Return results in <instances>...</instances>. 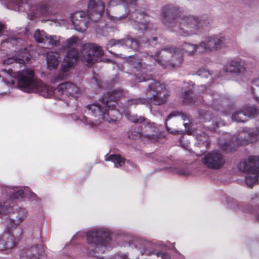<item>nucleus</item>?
Here are the masks:
<instances>
[{"instance_id": "nucleus-5", "label": "nucleus", "mask_w": 259, "mask_h": 259, "mask_svg": "<svg viewBox=\"0 0 259 259\" xmlns=\"http://www.w3.org/2000/svg\"><path fill=\"white\" fill-rule=\"evenodd\" d=\"M2 193L4 196H9L10 200L0 202V216L9 214L10 224L7 226L13 228L18 227L17 225L26 218L27 211L25 208L14 205L11 200L23 197L25 195L23 188L4 185L2 189Z\"/></svg>"}, {"instance_id": "nucleus-39", "label": "nucleus", "mask_w": 259, "mask_h": 259, "mask_svg": "<svg viewBox=\"0 0 259 259\" xmlns=\"http://www.w3.org/2000/svg\"><path fill=\"white\" fill-rule=\"evenodd\" d=\"M178 113L177 116H180L182 118V119L184 121V125L185 126V127H187L188 126L189 123V119L188 118V116L181 112L176 111Z\"/></svg>"}, {"instance_id": "nucleus-28", "label": "nucleus", "mask_w": 259, "mask_h": 259, "mask_svg": "<svg viewBox=\"0 0 259 259\" xmlns=\"http://www.w3.org/2000/svg\"><path fill=\"white\" fill-rule=\"evenodd\" d=\"M232 119L237 122H245L247 120V116L243 109L236 110L232 113Z\"/></svg>"}, {"instance_id": "nucleus-52", "label": "nucleus", "mask_w": 259, "mask_h": 259, "mask_svg": "<svg viewBox=\"0 0 259 259\" xmlns=\"http://www.w3.org/2000/svg\"><path fill=\"white\" fill-rule=\"evenodd\" d=\"M3 80H4V81L7 83V84H9V83L10 81H8H8H6H6H5V80H4V79H3Z\"/></svg>"}, {"instance_id": "nucleus-53", "label": "nucleus", "mask_w": 259, "mask_h": 259, "mask_svg": "<svg viewBox=\"0 0 259 259\" xmlns=\"http://www.w3.org/2000/svg\"><path fill=\"white\" fill-rule=\"evenodd\" d=\"M32 195L33 197H36V195L34 193H32Z\"/></svg>"}, {"instance_id": "nucleus-19", "label": "nucleus", "mask_w": 259, "mask_h": 259, "mask_svg": "<svg viewBox=\"0 0 259 259\" xmlns=\"http://www.w3.org/2000/svg\"><path fill=\"white\" fill-rule=\"evenodd\" d=\"M20 257L22 259H45L46 255L43 246L41 245H36L22 250Z\"/></svg>"}, {"instance_id": "nucleus-41", "label": "nucleus", "mask_w": 259, "mask_h": 259, "mask_svg": "<svg viewBox=\"0 0 259 259\" xmlns=\"http://www.w3.org/2000/svg\"><path fill=\"white\" fill-rule=\"evenodd\" d=\"M21 41V39L19 38L18 39L15 37H11L8 38L7 42H10L11 44H12V45L14 46L16 45L17 42L20 43Z\"/></svg>"}, {"instance_id": "nucleus-40", "label": "nucleus", "mask_w": 259, "mask_h": 259, "mask_svg": "<svg viewBox=\"0 0 259 259\" xmlns=\"http://www.w3.org/2000/svg\"><path fill=\"white\" fill-rule=\"evenodd\" d=\"M165 168H169L172 169L171 171L177 173L179 175H186L187 174L185 172L183 169L178 168L176 166H166Z\"/></svg>"}, {"instance_id": "nucleus-51", "label": "nucleus", "mask_w": 259, "mask_h": 259, "mask_svg": "<svg viewBox=\"0 0 259 259\" xmlns=\"http://www.w3.org/2000/svg\"><path fill=\"white\" fill-rule=\"evenodd\" d=\"M99 26H100V29H101V28H103L104 27L105 25H103V22H100L99 23Z\"/></svg>"}, {"instance_id": "nucleus-10", "label": "nucleus", "mask_w": 259, "mask_h": 259, "mask_svg": "<svg viewBox=\"0 0 259 259\" xmlns=\"http://www.w3.org/2000/svg\"><path fill=\"white\" fill-rule=\"evenodd\" d=\"M47 89L52 92L51 95L45 97L50 98L54 96L60 99L66 97L76 99L82 94V90L77 85L71 82L67 81L59 84L55 89L48 85Z\"/></svg>"}, {"instance_id": "nucleus-6", "label": "nucleus", "mask_w": 259, "mask_h": 259, "mask_svg": "<svg viewBox=\"0 0 259 259\" xmlns=\"http://www.w3.org/2000/svg\"><path fill=\"white\" fill-rule=\"evenodd\" d=\"M85 113L94 119L84 116L81 119L82 121L87 125L93 126L98 124L101 120L106 121L109 123H115L122 113L131 122L141 123L146 120V119L137 114H131L125 108H120L119 110L111 109L106 114L101 110V107L98 105L90 104L87 106Z\"/></svg>"}, {"instance_id": "nucleus-36", "label": "nucleus", "mask_w": 259, "mask_h": 259, "mask_svg": "<svg viewBox=\"0 0 259 259\" xmlns=\"http://www.w3.org/2000/svg\"><path fill=\"white\" fill-rule=\"evenodd\" d=\"M128 137L130 139H141L142 140L146 139L145 137L144 136V134H143V132L142 133L137 132L135 130L131 131L128 135Z\"/></svg>"}, {"instance_id": "nucleus-35", "label": "nucleus", "mask_w": 259, "mask_h": 259, "mask_svg": "<svg viewBox=\"0 0 259 259\" xmlns=\"http://www.w3.org/2000/svg\"><path fill=\"white\" fill-rule=\"evenodd\" d=\"M199 118L203 122L210 121L212 119L211 113L206 111L201 110L199 111Z\"/></svg>"}, {"instance_id": "nucleus-38", "label": "nucleus", "mask_w": 259, "mask_h": 259, "mask_svg": "<svg viewBox=\"0 0 259 259\" xmlns=\"http://www.w3.org/2000/svg\"><path fill=\"white\" fill-rule=\"evenodd\" d=\"M252 83L255 86L259 87V78H256L253 80ZM251 91L254 100L259 104V97H258L254 93V89L253 88H251Z\"/></svg>"}, {"instance_id": "nucleus-24", "label": "nucleus", "mask_w": 259, "mask_h": 259, "mask_svg": "<svg viewBox=\"0 0 259 259\" xmlns=\"http://www.w3.org/2000/svg\"><path fill=\"white\" fill-rule=\"evenodd\" d=\"M193 135L197 140L196 144L198 146H204L206 148L208 147L210 141L207 134L197 129L193 132Z\"/></svg>"}, {"instance_id": "nucleus-29", "label": "nucleus", "mask_w": 259, "mask_h": 259, "mask_svg": "<svg viewBox=\"0 0 259 259\" xmlns=\"http://www.w3.org/2000/svg\"><path fill=\"white\" fill-rule=\"evenodd\" d=\"M56 0H46L45 2L37 8V12L34 13L35 15H49L48 10L49 9L50 4H53Z\"/></svg>"}, {"instance_id": "nucleus-30", "label": "nucleus", "mask_w": 259, "mask_h": 259, "mask_svg": "<svg viewBox=\"0 0 259 259\" xmlns=\"http://www.w3.org/2000/svg\"><path fill=\"white\" fill-rule=\"evenodd\" d=\"M48 34L44 30L36 29L33 34V37L35 40L40 44L45 45L47 38Z\"/></svg>"}, {"instance_id": "nucleus-9", "label": "nucleus", "mask_w": 259, "mask_h": 259, "mask_svg": "<svg viewBox=\"0 0 259 259\" xmlns=\"http://www.w3.org/2000/svg\"><path fill=\"white\" fill-rule=\"evenodd\" d=\"M238 168L241 171L247 172L245 181L249 187L259 183V156H251L240 161Z\"/></svg>"}, {"instance_id": "nucleus-49", "label": "nucleus", "mask_w": 259, "mask_h": 259, "mask_svg": "<svg viewBox=\"0 0 259 259\" xmlns=\"http://www.w3.org/2000/svg\"><path fill=\"white\" fill-rule=\"evenodd\" d=\"M199 90L201 92H203L205 90H206L205 87L203 85L199 86Z\"/></svg>"}, {"instance_id": "nucleus-18", "label": "nucleus", "mask_w": 259, "mask_h": 259, "mask_svg": "<svg viewBox=\"0 0 259 259\" xmlns=\"http://www.w3.org/2000/svg\"><path fill=\"white\" fill-rule=\"evenodd\" d=\"M259 138V127L255 130L244 129L240 132L236 138L238 145H246L249 142L257 140Z\"/></svg>"}, {"instance_id": "nucleus-14", "label": "nucleus", "mask_w": 259, "mask_h": 259, "mask_svg": "<svg viewBox=\"0 0 259 259\" xmlns=\"http://www.w3.org/2000/svg\"><path fill=\"white\" fill-rule=\"evenodd\" d=\"M225 162L223 155L216 150L208 152L202 159V163L207 167L212 169L221 168L224 165Z\"/></svg>"}, {"instance_id": "nucleus-54", "label": "nucleus", "mask_w": 259, "mask_h": 259, "mask_svg": "<svg viewBox=\"0 0 259 259\" xmlns=\"http://www.w3.org/2000/svg\"><path fill=\"white\" fill-rule=\"evenodd\" d=\"M198 51H199V52H203L204 51L202 50V49H199Z\"/></svg>"}, {"instance_id": "nucleus-47", "label": "nucleus", "mask_w": 259, "mask_h": 259, "mask_svg": "<svg viewBox=\"0 0 259 259\" xmlns=\"http://www.w3.org/2000/svg\"><path fill=\"white\" fill-rule=\"evenodd\" d=\"M7 76L11 78V81L12 82V83L14 84L15 83V82L13 79H12V70H10V72H7L6 71H3Z\"/></svg>"}, {"instance_id": "nucleus-44", "label": "nucleus", "mask_w": 259, "mask_h": 259, "mask_svg": "<svg viewBox=\"0 0 259 259\" xmlns=\"http://www.w3.org/2000/svg\"><path fill=\"white\" fill-rule=\"evenodd\" d=\"M212 96V100L213 101V104H216L217 100H219L221 101L222 98V97L220 95H218L217 94H213Z\"/></svg>"}, {"instance_id": "nucleus-21", "label": "nucleus", "mask_w": 259, "mask_h": 259, "mask_svg": "<svg viewBox=\"0 0 259 259\" xmlns=\"http://www.w3.org/2000/svg\"><path fill=\"white\" fill-rule=\"evenodd\" d=\"M108 45L110 47L119 45L134 51H137L140 47L137 40L129 36L120 39H112L109 41Z\"/></svg>"}, {"instance_id": "nucleus-4", "label": "nucleus", "mask_w": 259, "mask_h": 259, "mask_svg": "<svg viewBox=\"0 0 259 259\" xmlns=\"http://www.w3.org/2000/svg\"><path fill=\"white\" fill-rule=\"evenodd\" d=\"M199 49H202L199 43L184 42L181 48L174 46L161 48L156 52L154 59L163 68H177L180 67L183 62V52L188 56H193Z\"/></svg>"}, {"instance_id": "nucleus-15", "label": "nucleus", "mask_w": 259, "mask_h": 259, "mask_svg": "<svg viewBox=\"0 0 259 259\" xmlns=\"http://www.w3.org/2000/svg\"><path fill=\"white\" fill-rule=\"evenodd\" d=\"M199 46L203 51H218L225 46V38L218 35L207 36L199 42Z\"/></svg>"}, {"instance_id": "nucleus-43", "label": "nucleus", "mask_w": 259, "mask_h": 259, "mask_svg": "<svg viewBox=\"0 0 259 259\" xmlns=\"http://www.w3.org/2000/svg\"><path fill=\"white\" fill-rule=\"evenodd\" d=\"M156 254L158 257L160 256L161 259H170L169 255L166 253L157 252L156 253Z\"/></svg>"}, {"instance_id": "nucleus-8", "label": "nucleus", "mask_w": 259, "mask_h": 259, "mask_svg": "<svg viewBox=\"0 0 259 259\" xmlns=\"http://www.w3.org/2000/svg\"><path fill=\"white\" fill-rule=\"evenodd\" d=\"M18 85L22 91L27 93H35L44 97L51 95L52 92L47 89V84L37 79L34 70L25 69L19 71L17 75Z\"/></svg>"}, {"instance_id": "nucleus-31", "label": "nucleus", "mask_w": 259, "mask_h": 259, "mask_svg": "<svg viewBox=\"0 0 259 259\" xmlns=\"http://www.w3.org/2000/svg\"><path fill=\"white\" fill-rule=\"evenodd\" d=\"M61 37L58 35H49L48 34L45 45L53 47L60 45Z\"/></svg>"}, {"instance_id": "nucleus-23", "label": "nucleus", "mask_w": 259, "mask_h": 259, "mask_svg": "<svg viewBox=\"0 0 259 259\" xmlns=\"http://www.w3.org/2000/svg\"><path fill=\"white\" fill-rule=\"evenodd\" d=\"M60 55L57 52H49L47 54V67L50 70L56 69L60 63Z\"/></svg>"}, {"instance_id": "nucleus-34", "label": "nucleus", "mask_w": 259, "mask_h": 259, "mask_svg": "<svg viewBox=\"0 0 259 259\" xmlns=\"http://www.w3.org/2000/svg\"><path fill=\"white\" fill-rule=\"evenodd\" d=\"M245 114L248 118H254L259 114V109L254 106H249L243 108Z\"/></svg>"}, {"instance_id": "nucleus-46", "label": "nucleus", "mask_w": 259, "mask_h": 259, "mask_svg": "<svg viewBox=\"0 0 259 259\" xmlns=\"http://www.w3.org/2000/svg\"><path fill=\"white\" fill-rule=\"evenodd\" d=\"M212 122H215V125H213V127H210L212 130H214L215 128V127H219L220 125L221 124V123L218 121L217 118H215L214 119V117H213Z\"/></svg>"}, {"instance_id": "nucleus-37", "label": "nucleus", "mask_w": 259, "mask_h": 259, "mask_svg": "<svg viewBox=\"0 0 259 259\" xmlns=\"http://www.w3.org/2000/svg\"><path fill=\"white\" fill-rule=\"evenodd\" d=\"M196 74L202 78H207L208 76L212 75L211 73L205 68H201L199 69L196 72Z\"/></svg>"}, {"instance_id": "nucleus-50", "label": "nucleus", "mask_w": 259, "mask_h": 259, "mask_svg": "<svg viewBox=\"0 0 259 259\" xmlns=\"http://www.w3.org/2000/svg\"><path fill=\"white\" fill-rule=\"evenodd\" d=\"M145 253L146 254H147V255H151V254H152L153 253H154V252H150V251H148L147 250H146L145 251Z\"/></svg>"}, {"instance_id": "nucleus-33", "label": "nucleus", "mask_w": 259, "mask_h": 259, "mask_svg": "<svg viewBox=\"0 0 259 259\" xmlns=\"http://www.w3.org/2000/svg\"><path fill=\"white\" fill-rule=\"evenodd\" d=\"M149 104V101L145 98H136L128 100L126 102V106H136L137 105H147Z\"/></svg>"}, {"instance_id": "nucleus-25", "label": "nucleus", "mask_w": 259, "mask_h": 259, "mask_svg": "<svg viewBox=\"0 0 259 259\" xmlns=\"http://www.w3.org/2000/svg\"><path fill=\"white\" fill-rule=\"evenodd\" d=\"M8 6L16 11H26L28 5L23 0H6Z\"/></svg>"}, {"instance_id": "nucleus-22", "label": "nucleus", "mask_w": 259, "mask_h": 259, "mask_svg": "<svg viewBox=\"0 0 259 259\" xmlns=\"http://www.w3.org/2000/svg\"><path fill=\"white\" fill-rule=\"evenodd\" d=\"M26 50L24 49L22 54H19L18 56L10 57L5 59L3 61L4 64L10 65L14 64V67H21L22 65L25 63V61H28L29 59L28 55L26 52Z\"/></svg>"}, {"instance_id": "nucleus-17", "label": "nucleus", "mask_w": 259, "mask_h": 259, "mask_svg": "<svg viewBox=\"0 0 259 259\" xmlns=\"http://www.w3.org/2000/svg\"><path fill=\"white\" fill-rule=\"evenodd\" d=\"M70 19L74 29L81 32L86 30L88 24L91 21L89 16L82 11H77L72 14Z\"/></svg>"}, {"instance_id": "nucleus-45", "label": "nucleus", "mask_w": 259, "mask_h": 259, "mask_svg": "<svg viewBox=\"0 0 259 259\" xmlns=\"http://www.w3.org/2000/svg\"><path fill=\"white\" fill-rule=\"evenodd\" d=\"M220 145L221 147L222 148V149L223 150L228 151L229 149H230L229 147L230 146V143H224L223 144L222 143H220Z\"/></svg>"}, {"instance_id": "nucleus-13", "label": "nucleus", "mask_w": 259, "mask_h": 259, "mask_svg": "<svg viewBox=\"0 0 259 259\" xmlns=\"http://www.w3.org/2000/svg\"><path fill=\"white\" fill-rule=\"evenodd\" d=\"M123 91L120 89L115 90L111 93L104 95L101 100V103H94L101 107V110L107 114L111 109L119 110L121 107L117 109V101L124 96ZM107 116V115H106Z\"/></svg>"}, {"instance_id": "nucleus-1", "label": "nucleus", "mask_w": 259, "mask_h": 259, "mask_svg": "<svg viewBox=\"0 0 259 259\" xmlns=\"http://www.w3.org/2000/svg\"><path fill=\"white\" fill-rule=\"evenodd\" d=\"M79 40L77 37L72 36L62 44V49H70L65 56L61 64L58 74L51 79V82L55 83L58 80L66 78L69 71L80 57L81 61L87 66H92L97 62L100 61L104 53L102 48L94 43H86L81 47L80 54L75 47Z\"/></svg>"}, {"instance_id": "nucleus-16", "label": "nucleus", "mask_w": 259, "mask_h": 259, "mask_svg": "<svg viewBox=\"0 0 259 259\" xmlns=\"http://www.w3.org/2000/svg\"><path fill=\"white\" fill-rule=\"evenodd\" d=\"M224 70L226 72L234 73L238 81L244 80L246 78L245 63L241 60H232L226 66Z\"/></svg>"}, {"instance_id": "nucleus-55", "label": "nucleus", "mask_w": 259, "mask_h": 259, "mask_svg": "<svg viewBox=\"0 0 259 259\" xmlns=\"http://www.w3.org/2000/svg\"><path fill=\"white\" fill-rule=\"evenodd\" d=\"M257 219H258V220H259V213H258V214H257Z\"/></svg>"}, {"instance_id": "nucleus-26", "label": "nucleus", "mask_w": 259, "mask_h": 259, "mask_svg": "<svg viewBox=\"0 0 259 259\" xmlns=\"http://www.w3.org/2000/svg\"><path fill=\"white\" fill-rule=\"evenodd\" d=\"M189 89L185 91V94L183 97L184 102L187 104H196L197 99L192 96V89H193V83L192 81H189L187 83Z\"/></svg>"}, {"instance_id": "nucleus-12", "label": "nucleus", "mask_w": 259, "mask_h": 259, "mask_svg": "<svg viewBox=\"0 0 259 259\" xmlns=\"http://www.w3.org/2000/svg\"><path fill=\"white\" fill-rule=\"evenodd\" d=\"M21 234L20 228L7 226V230L0 236V251L10 250L16 246Z\"/></svg>"}, {"instance_id": "nucleus-7", "label": "nucleus", "mask_w": 259, "mask_h": 259, "mask_svg": "<svg viewBox=\"0 0 259 259\" xmlns=\"http://www.w3.org/2000/svg\"><path fill=\"white\" fill-rule=\"evenodd\" d=\"M118 9L125 10V13L119 17L109 16L111 22L118 24L128 21L134 29L144 33H153L156 30L154 25L150 22L149 16L144 12L136 10L130 13L124 6H119Z\"/></svg>"}, {"instance_id": "nucleus-20", "label": "nucleus", "mask_w": 259, "mask_h": 259, "mask_svg": "<svg viewBox=\"0 0 259 259\" xmlns=\"http://www.w3.org/2000/svg\"><path fill=\"white\" fill-rule=\"evenodd\" d=\"M142 132L144 136L148 140L152 142H155L158 139L161 137L160 134H157L158 126L154 122H150L146 119L145 120Z\"/></svg>"}, {"instance_id": "nucleus-56", "label": "nucleus", "mask_w": 259, "mask_h": 259, "mask_svg": "<svg viewBox=\"0 0 259 259\" xmlns=\"http://www.w3.org/2000/svg\"><path fill=\"white\" fill-rule=\"evenodd\" d=\"M1 76H2L0 75V77H1Z\"/></svg>"}, {"instance_id": "nucleus-3", "label": "nucleus", "mask_w": 259, "mask_h": 259, "mask_svg": "<svg viewBox=\"0 0 259 259\" xmlns=\"http://www.w3.org/2000/svg\"><path fill=\"white\" fill-rule=\"evenodd\" d=\"M128 61L130 64L140 73L141 76L137 78L138 82L147 81V94L151 97L149 98L150 102L155 105H161L164 104L169 96V92L166 85L163 83L150 79V75L148 73L152 71L150 66L143 64L141 60L136 57L130 56Z\"/></svg>"}, {"instance_id": "nucleus-42", "label": "nucleus", "mask_w": 259, "mask_h": 259, "mask_svg": "<svg viewBox=\"0 0 259 259\" xmlns=\"http://www.w3.org/2000/svg\"><path fill=\"white\" fill-rule=\"evenodd\" d=\"M91 82L95 85L100 86V83L98 79V75L94 73V76L91 79Z\"/></svg>"}, {"instance_id": "nucleus-2", "label": "nucleus", "mask_w": 259, "mask_h": 259, "mask_svg": "<svg viewBox=\"0 0 259 259\" xmlns=\"http://www.w3.org/2000/svg\"><path fill=\"white\" fill-rule=\"evenodd\" d=\"M160 20L168 27H177L174 31L183 36L203 32L208 29L210 24L207 17L183 15L178 8L172 5H167L161 8Z\"/></svg>"}, {"instance_id": "nucleus-11", "label": "nucleus", "mask_w": 259, "mask_h": 259, "mask_svg": "<svg viewBox=\"0 0 259 259\" xmlns=\"http://www.w3.org/2000/svg\"><path fill=\"white\" fill-rule=\"evenodd\" d=\"M87 240L89 243L96 245L93 251L94 253H103L105 251V246L110 241L111 238L109 232L104 229H100L88 231Z\"/></svg>"}, {"instance_id": "nucleus-32", "label": "nucleus", "mask_w": 259, "mask_h": 259, "mask_svg": "<svg viewBox=\"0 0 259 259\" xmlns=\"http://www.w3.org/2000/svg\"><path fill=\"white\" fill-rule=\"evenodd\" d=\"M178 114V113L176 112H172L171 113H170L167 117L166 118L164 122V125L166 128V131L173 135H178V134H181L182 133V131L179 130H176L175 129H172L168 126L167 125V121L171 119L172 117H176Z\"/></svg>"}, {"instance_id": "nucleus-27", "label": "nucleus", "mask_w": 259, "mask_h": 259, "mask_svg": "<svg viewBox=\"0 0 259 259\" xmlns=\"http://www.w3.org/2000/svg\"><path fill=\"white\" fill-rule=\"evenodd\" d=\"M125 158L118 154H112L109 156H106L105 160L111 161L114 164V166L116 168L121 167L125 163Z\"/></svg>"}, {"instance_id": "nucleus-48", "label": "nucleus", "mask_w": 259, "mask_h": 259, "mask_svg": "<svg viewBox=\"0 0 259 259\" xmlns=\"http://www.w3.org/2000/svg\"><path fill=\"white\" fill-rule=\"evenodd\" d=\"M157 40V37H152V39L151 40V41H156ZM143 42H144L145 44H147L148 45H149L150 43H151V40H150L149 39H146V41L145 42V41L143 40Z\"/></svg>"}]
</instances>
